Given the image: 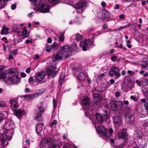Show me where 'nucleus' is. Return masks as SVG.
I'll return each instance as SVG.
<instances>
[{
	"label": "nucleus",
	"mask_w": 148,
	"mask_h": 148,
	"mask_svg": "<svg viewBox=\"0 0 148 148\" xmlns=\"http://www.w3.org/2000/svg\"><path fill=\"white\" fill-rule=\"evenodd\" d=\"M64 73H62L60 75V83L62 84L64 80Z\"/></svg>",
	"instance_id": "72a5a7b5"
},
{
	"label": "nucleus",
	"mask_w": 148,
	"mask_h": 148,
	"mask_svg": "<svg viewBox=\"0 0 148 148\" xmlns=\"http://www.w3.org/2000/svg\"><path fill=\"white\" fill-rule=\"evenodd\" d=\"M91 44V40L89 39L86 38L81 42L79 45L82 47L83 51H86L90 46Z\"/></svg>",
	"instance_id": "0eeeda50"
},
{
	"label": "nucleus",
	"mask_w": 148,
	"mask_h": 148,
	"mask_svg": "<svg viewBox=\"0 0 148 148\" xmlns=\"http://www.w3.org/2000/svg\"><path fill=\"white\" fill-rule=\"evenodd\" d=\"M6 133L7 134H6L7 135H6L5 134H3L1 137V144L4 146H6L8 145V138L9 137V139H11L12 136H10V133L9 132L8 133V132H6Z\"/></svg>",
	"instance_id": "9d476101"
},
{
	"label": "nucleus",
	"mask_w": 148,
	"mask_h": 148,
	"mask_svg": "<svg viewBox=\"0 0 148 148\" xmlns=\"http://www.w3.org/2000/svg\"><path fill=\"white\" fill-rule=\"evenodd\" d=\"M28 82L30 83H31L32 82H34V81L32 77H29L28 79ZM31 84H32L31 83Z\"/></svg>",
	"instance_id": "a18cd8bd"
},
{
	"label": "nucleus",
	"mask_w": 148,
	"mask_h": 148,
	"mask_svg": "<svg viewBox=\"0 0 148 148\" xmlns=\"http://www.w3.org/2000/svg\"><path fill=\"white\" fill-rule=\"evenodd\" d=\"M18 29L17 28L15 29V30L17 32V34L18 35L20 36H22L24 38L28 37L29 35V33L27 31V30L26 27H24L23 29L21 31H18Z\"/></svg>",
	"instance_id": "ddd939ff"
},
{
	"label": "nucleus",
	"mask_w": 148,
	"mask_h": 148,
	"mask_svg": "<svg viewBox=\"0 0 148 148\" xmlns=\"http://www.w3.org/2000/svg\"><path fill=\"white\" fill-rule=\"evenodd\" d=\"M52 45L50 46H47L46 47V49L47 51L49 52L51 51L55 50L56 49Z\"/></svg>",
	"instance_id": "2f4dec72"
},
{
	"label": "nucleus",
	"mask_w": 148,
	"mask_h": 148,
	"mask_svg": "<svg viewBox=\"0 0 148 148\" xmlns=\"http://www.w3.org/2000/svg\"><path fill=\"white\" fill-rule=\"evenodd\" d=\"M90 101L89 98L88 97L84 98L81 101V105L83 108L86 110L87 111L85 112L87 113V114L90 113V111H91V110L88 108L90 105Z\"/></svg>",
	"instance_id": "423d86ee"
},
{
	"label": "nucleus",
	"mask_w": 148,
	"mask_h": 148,
	"mask_svg": "<svg viewBox=\"0 0 148 148\" xmlns=\"http://www.w3.org/2000/svg\"><path fill=\"white\" fill-rule=\"evenodd\" d=\"M115 94L116 97H118L120 95V93L119 92H116Z\"/></svg>",
	"instance_id": "338daca9"
},
{
	"label": "nucleus",
	"mask_w": 148,
	"mask_h": 148,
	"mask_svg": "<svg viewBox=\"0 0 148 148\" xmlns=\"http://www.w3.org/2000/svg\"><path fill=\"white\" fill-rule=\"evenodd\" d=\"M16 5L14 4L11 5V7L12 10H14L16 8Z\"/></svg>",
	"instance_id": "3c124183"
},
{
	"label": "nucleus",
	"mask_w": 148,
	"mask_h": 148,
	"mask_svg": "<svg viewBox=\"0 0 148 148\" xmlns=\"http://www.w3.org/2000/svg\"><path fill=\"white\" fill-rule=\"evenodd\" d=\"M54 68L53 66H50L47 69V73L48 75L51 74L52 77L55 76V75L59 71L58 69L57 71H53Z\"/></svg>",
	"instance_id": "6ab92c4d"
},
{
	"label": "nucleus",
	"mask_w": 148,
	"mask_h": 148,
	"mask_svg": "<svg viewBox=\"0 0 148 148\" xmlns=\"http://www.w3.org/2000/svg\"><path fill=\"white\" fill-rule=\"evenodd\" d=\"M35 119L38 121H42V119L41 114L40 113H37L35 117Z\"/></svg>",
	"instance_id": "7c9ffc66"
},
{
	"label": "nucleus",
	"mask_w": 148,
	"mask_h": 148,
	"mask_svg": "<svg viewBox=\"0 0 148 148\" xmlns=\"http://www.w3.org/2000/svg\"><path fill=\"white\" fill-rule=\"evenodd\" d=\"M118 137L123 139H125L127 136V134L123 132H121L118 134Z\"/></svg>",
	"instance_id": "c85d7f7f"
},
{
	"label": "nucleus",
	"mask_w": 148,
	"mask_h": 148,
	"mask_svg": "<svg viewBox=\"0 0 148 148\" xmlns=\"http://www.w3.org/2000/svg\"><path fill=\"white\" fill-rule=\"evenodd\" d=\"M108 75L111 76H116V78H119L120 76L119 69L115 67H113L111 68L108 73Z\"/></svg>",
	"instance_id": "9b49d317"
},
{
	"label": "nucleus",
	"mask_w": 148,
	"mask_h": 148,
	"mask_svg": "<svg viewBox=\"0 0 148 148\" xmlns=\"http://www.w3.org/2000/svg\"><path fill=\"white\" fill-rule=\"evenodd\" d=\"M87 4L86 1L84 0H81L79 1L74 6V7L76 9L82 8V7L85 6Z\"/></svg>",
	"instance_id": "412c9836"
},
{
	"label": "nucleus",
	"mask_w": 148,
	"mask_h": 148,
	"mask_svg": "<svg viewBox=\"0 0 148 148\" xmlns=\"http://www.w3.org/2000/svg\"><path fill=\"white\" fill-rule=\"evenodd\" d=\"M101 87H100V90H99L100 91H103L106 90L107 88L106 86L104 84H103L101 85Z\"/></svg>",
	"instance_id": "4c0bfd02"
},
{
	"label": "nucleus",
	"mask_w": 148,
	"mask_h": 148,
	"mask_svg": "<svg viewBox=\"0 0 148 148\" xmlns=\"http://www.w3.org/2000/svg\"><path fill=\"white\" fill-rule=\"evenodd\" d=\"M46 73L44 71H42L36 75L35 77L36 80L39 82H43L46 81L47 79L45 78Z\"/></svg>",
	"instance_id": "6e6552de"
},
{
	"label": "nucleus",
	"mask_w": 148,
	"mask_h": 148,
	"mask_svg": "<svg viewBox=\"0 0 148 148\" xmlns=\"http://www.w3.org/2000/svg\"><path fill=\"white\" fill-rule=\"evenodd\" d=\"M6 106L5 102L1 101H0V107H5Z\"/></svg>",
	"instance_id": "58836bf2"
},
{
	"label": "nucleus",
	"mask_w": 148,
	"mask_h": 148,
	"mask_svg": "<svg viewBox=\"0 0 148 148\" xmlns=\"http://www.w3.org/2000/svg\"><path fill=\"white\" fill-rule=\"evenodd\" d=\"M57 121L56 120H54L53 121L52 123L49 125V126L51 128L53 127V125H56L57 124Z\"/></svg>",
	"instance_id": "79ce46f5"
},
{
	"label": "nucleus",
	"mask_w": 148,
	"mask_h": 148,
	"mask_svg": "<svg viewBox=\"0 0 148 148\" xmlns=\"http://www.w3.org/2000/svg\"><path fill=\"white\" fill-rule=\"evenodd\" d=\"M62 0H48L49 2L51 4H55L61 2Z\"/></svg>",
	"instance_id": "f704fd0d"
},
{
	"label": "nucleus",
	"mask_w": 148,
	"mask_h": 148,
	"mask_svg": "<svg viewBox=\"0 0 148 148\" xmlns=\"http://www.w3.org/2000/svg\"><path fill=\"white\" fill-rule=\"evenodd\" d=\"M106 3L104 2H102L101 3V5L103 8H104L106 6Z\"/></svg>",
	"instance_id": "69168bd1"
},
{
	"label": "nucleus",
	"mask_w": 148,
	"mask_h": 148,
	"mask_svg": "<svg viewBox=\"0 0 148 148\" xmlns=\"http://www.w3.org/2000/svg\"><path fill=\"white\" fill-rule=\"evenodd\" d=\"M9 29L5 27H3L1 30V34L2 35L7 34L8 33Z\"/></svg>",
	"instance_id": "c756f323"
},
{
	"label": "nucleus",
	"mask_w": 148,
	"mask_h": 148,
	"mask_svg": "<svg viewBox=\"0 0 148 148\" xmlns=\"http://www.w3.org/2000/svg\"><path fill=\"white\" fill-rule=\"evenodd\" d=\"M122 105V103L120 101H113L110 103L112 108L114 110H118L121 109Z\"/></svg>",
	"instance_id": "1a4fd4ad"
},
{
	"label": "nucleus",
	"mask_w": 148,
	"mask_h": 148,
	"mask_svg": "<svg viewBox=\"0 0 148 148\" xmlns=\"http://www.w3.org/2000/svg\"><path fill=\"white\" fill-rule=\"evenodd\" d=\"M51 140V138L48 137H45L43 138L41 140L40 144L42 145V146L44 147H49V143Z\"/></svg>",
	"instance_id": "aec40b11"
},
{
	"label": "nucleus",
	"mask_w": 148,
	"mask_h": 148,
	"mask_svg": "<svg viewBox=\"0 0 148 148\" xmlns=\"http://www.w3.org/2000/svg\"><path fill=\"white\" fill-rule=\"evenodd\" d=\"M9 79L11 82L14 84H17L20 81V79L16 73L13 74L11 77H9Z\"/></svg>",
	"instance_id": "f3484780"
},
{
	"label": "nucleus",
	"mask_w": 148,
	"mask_h": 148,
	"mask_svg": "<svg viewBox=\"0 0 148 148\" xmlns=\"http://www.w3.org/2000/svg\"><path fill=\"white\" fill-rule=\"evenodd\" d=\"M145 59H144L143 60V62L145 63H146V64H142L141 65V67L143 68H145L146 67L148 66V64L145 61Z\"/></svg>",
	"instance_id": "ea45409f"
},
{
	"label": "nucleus",
	"mask_w": 148,
	"mask_h": 148,
	"mask_svg": "<svg viewBox=\"0 0 148 148\" xmlns=\"http://www.w3.org/2000/svg\"><path fill=\"white\" fill-rule=\"evenodd\" d=\"M25 111L23 110L18 109L16 111L15 114L16 116L18 118H20L21 116L25 114Z\"/></svg>",
	"instance_id": "393cba45"
},
{
	"label": "nucleus",
	"mask_w": 148,
	"mask_h": 148,
	"mask_svg": "<svg viewBox=\"0 0 148 148\" xmlns=\"http://www.w3.org/2000/svg\"><path fill=\"white\" fill-rule=\"evenodd\" d=\"M64 56V55H63L62 52H60V50H59L58 53L53 57V61L55 62L57 60H61L63 58Z\"/></svg>",
	"instance_id": "a211bd4d"
},
{
	"label": "nucleus",
	"mask_w": 148,
	"mask_h": 148,
	"mask_svg": "<svg viewBox=\"0 0 148 148\" xmlns=\"http://www.w3.org/2000/svg\"><path fill=\"white\" fill-rule=\"evenodd\" d=\"M134 82H132L130 81V84H131V86H130V89L131 88H132L134 87Z\"/></svg>",
	"instance_id": "e2e57ef3"
},
{
	"label": "nucleus",
	"mask_w": 148,
	"mask_h": 148,
	"mask_svg": "<svg viewBox=\"0 0 148 148\" xmlns=\"http://www.w3.org/2000/svg\"><path fill=\"white\" fill-rule=\"evenodd\" d=\"M58 43H57V42H54L53 45H52V46H53V47H55V49L56 50V49H57V46H58Z\"/></svg>",
	"instance_id": "8fccbe9b"
},
{
	"label": "nucleus",
	"mask_w": 148,
	"mask_h": 148,
	"mask_svg": "<svg viewBox=\"0 0 148 148\" xmlns=\"http://www.w3.org/2000/svg\"><path fill=\"white\" fill-rule=\"evenodd\" d=\"M64 36L63 34H61L60 35L59 37L60 40L62 42L63 41L64 39Z\"/></svg>",
	"instance_id": "c03bdc74"
},
{
	"label": "nucleus",
	"mask_w": 148,
	"mask_h": 148,
	"mask_svg": "<svg viewBox=\"0 0 148 148\" xmlns=\"http://www.w3.org/2000/svg\"><path fill=\"white\" fill-rule=\"evenodd\" d=\"M39 58V56L37 54H36L35 56L34 57V59L35 60H36L38 59V58Z\"/></svg>",
	"instance_id": "0e129e2a"
},
{
	"label": "nucleus",
	"mask_w": 148,
	"mask_h": 148,
	"mask_svg": "<svg viewBox=\"0 0 148 148\" xmlns=\"http://www.w3.org/2000/svg\"><path fill=\"white\" fill-rule=\"evenodd\" d=\"M110 16V13L107 11L105 10L104 11L102 19L103 20V22H106L108 21V19Z\"/></svg>",
	"instance_id": "5701e85b"
},
{
	"label": "nucleus",
	"mask_w": 148,
	"mask_h": 148,
	"mask_svg": "<svg viewBox=\"0 0 148 148\" xmlns=\"http://www.w3.org/2000/svg\"><path fill=\"white\" fill-rule=\"evenodd\" d=\"M49 5L45 3L41 4L39 7H36L34 8L36 11L39 10L41 12L47 13L49 12Z\"/></svg>",
	"instance_id": "20e7f679"
},
{
	"label": "nucleus",
	"mask_w": 148,
	"mask_h": 148,
	"mask_svg": "<svg viewBox=\"0 0 148 148\" xmlns=\"http://www.w3.org/2000/svg\"><path fill=\"white\" fill-rule=\"evenodd\" d=\"M102 97V95L100 94H94L93 95L94 102L97 105H99L101 103Z\"/></svg>",
	"instance_id": "dca6fc26"
},
{
	"label": "nucleus",
	"mask_w": 148,
	"mask_h": 148,
	"mask_svg": "<svg viewBox=\"0 0 148 148\" xmlns=\"http://www.w3.org/2000/svg\"><path fill=\"white\" fill-rule=\"evenodd\" d=\"M145 90L144 92H145V93H144L145 95H148V87H146L145 89Z\"/></svg>",
	"instance_id": "864d4df0"
},
{
	"label": "nucleus",
	"mask_w": 148,
	"mask_h": 148,
	"mask_svg": "<svg viewBox=\"0 0 148 148\" xmlns=\"http://www.w3.org/2000/svg\"><path fill=\"white\" fill-rule=\"evenodd\" d=\"M14 127V125L13 123V122L10 120H8L6 122L4 125V132L5 134H7L6 132L10 133V136H12L14 133L13 129Z\"/></svg>",
	"instance_id": "f03ea898"
},
{
	"label": "nucleus",
	"mask_w": 148,
	"mask_h": 148,
	"mask_svg": "<svg viewBox=\"0 0 148 148\" xmlns=\"http://www.w3.org/2000/svg\"><path fill=\"white\" fill-rule=\"evenodd\" d=\"M40 91H42V92H39L38 93H36L34 94H31L30 95H26L24 96V97L27 100H29L33 98H36L38 96L41 95L45 91V89H41Z\"/></svg>",
	"instance_id": "4468645a"
},
{
	"label": "nucleus",
	"mask_w": 148,
	"mask_h": 148,
	"mask_svg": "<svg viewBox=\"0 0 148 148\" xmlns=\"http://www.w3.org/2000/svg\"><path fill=\"white\" fill-rule=\"evenodd\" d=\"M147 85H148V80L146 79L144 80V82L143 83V85L145 86Z\"/></svg>",
	"instance_id": "de8ad7c7"
},
{
	"label": "nucleus",
	"mask_w": 148,
	"mask_h": 148,
	"mask_svg": "<svg viewBox=\"0 0 148 148\" xmlns=\"http://www.w3.org/2000/svg\"><path fill=\"white\" fill-rule=\"evenodd\" d=\"M82 38V36L79 34H76L75 39L77 41H79Z\"/></svg>",
	"instance_id": "e433bc0d"
},
{
	"label": "nucleus",
	"mask_w": 148,
	"mask_h": 148,
	"mask_svg": "<svg viewBox=\"0 0 148 148\" xmlns=\"http://www.w3.org/2000/svg\"><path fill=\"white\" fill-rule=\"evenodd\" d=\"M60 50V52H62L66 57L70 56L72 53V51L71 50L70 47L68 45L62 47Z\"/></svg>",
	"instance_id": "39448f33"
},
{
	"label": "nucleus",
	"mask_w": 148,
	"mask_h": 148,
	"mask_svg": "<svg viewBox=\"0 0 148 148\" xmlns=\"http://www.w3.org/2000/svg\"><path fill=\"white\" fill-rule=\"evenodd\" d=\"M131 99L135 101H136L137 100L136 98L135 97H134L133 96H131Z\"/></svg>",
	"instance_id": "6e6d98bb"
},
{
	"label": "nucleus",
	"mask_w": 148,
	"mask_h": 148,
	"mask_svg": "<svg viewBox=\"0 0 148 148\" xmlns=\"http://www.w3.org/2000/svg\"><path fill=\"white\" fill-rule=\"evenodd\" d=\"M10 53L12 54H13V55H16L17 54L16 51L15 50L11 51H10Z\"/></svg>",
	"instance_id": "680f3d73"
},
{
	"label": "nucleus",
	"mask_w": 148,
	"mask_h": 148,
	"mask_svg": "<svg viewBox=\"0 0 148 148\" xmlns=\"http://www.w3.org/2000/svg\"><path fill=\"white\" fill-rule=\"evenodd\" d=\"M4 115L3 114L0 112V121L3 119Z\"/></svg>",
	"instance_id": "5fc2aeb1"
},
{
	"label": "nucleus",
	"mask_w": 148,
	"mask_h": 148,
	"mask_svg": "<svg viewBox=\"0 0 148 148\" xmlns=\"http://www.w3.org/2000/svg\"><path fill=\"white\" fill-rule=\"evenodd\" d=\"M59 142L58 140L53 141L52 146L50 148H59Z\"/></svg>",
	"instance_id": "cd10ccee"
},
{
	"label": "nucleus",
	"mask_w": 148,
	"mask_h": 148,
	"mask_svg": "<svg viewBox=\"0 0 148 148\" xmlns=\"http://www.w3.org/2000/svg\"><path fill=\"white\" fill-rule=\"evenodd\" d=\"M42 145L40 144V145L37 147V148H49V147H44L42 146Z\"/></svg>",
	"instance_id": "13d9d810"
},
{
	"label": "nucleus",
	"mask_w": 148,
	"mask_h": 148,
	"mask_svg": "<svg viewBox=\"0 0 148 148\" xmlns=\"http://www.w3.org/2000/svg\"><path fill=\"white\" fill-rule=\"evenodd\" d=\"M10 103L11 104V107L13 110H15L18 106L17 99L14 98L10 100Z\"/></svg>",
	"instance_id": "2eb2a0df"
},
{
	"label": "nucleus",
	"mask_w": 148,
	"mask_h": 148,
	"mask_svg": "<svg viewBox=\"0 0 148 148\" xmlns=\"http://www.w3.org/2000/svg\"><path fill=\"white\" fill-rule=\"evenodd\" d=\"M39 111L42 113H43L45 110V108L44 107L41 106L38 108Z\"/></svg>",
	"instance_id": "c9c22d12"
},
{
	"label": "nucleus",
	"mask_w": 148,
	"mask_h": 148,
	"mask_svg": "<svg viewBox=\"0 0 148 148\" xmlns=\"http://www.w3.org/2000/svg\"><path fill=\"white\" fill-rule=\"evenodd\" d=\"M78 79L81 81H84L86 78V76L83 73H80L77 76Z\"/></svg>",
	"instance_id": "a878e982"
},
{
	"label": "nucleus",
	"mask_w": 148,
	"mask_h": 148,
	"mask_svg": "<svg viewBox=\"0 0 148 148\" xmlns=\"http://www.w3.org/2000/svg\"><path fill=\"white\" fill-rule=\"evenodd\" d=\"M6 77V74L3 73L0 74V78L1 79H5Z\"/></svg>",
	"instance_id": "37998d69"
},
{
	"label": "nucleus",
	"mask_w": 148,
	"mask_h": 148,
	"mask_svg": "<svg viewBox=\"0 0 148 148\" xmlns=\"http://www.w3.org/2000/svg\"><path fill=\"white\" fill-rule=\"evenodd\" d=\"M113 121L115 126H118L121 123V118L119 116L115 117L113 119Z\"/></svg>",
	"instance_id": "b1692460"
},
{
	"label": "nucleus",
	"mask_w": 148,
	"mask_h": 148,
	"mask_svg": "<svg viewBox=\"0 0 148 148\" xmlns=\"http://www.w3.org/2000/svg\"><path fill=\"white\" fill-rule=\"evenodd\" d=\"M123 45L122 44H121L120 45H118V43L117 42H116L115 44V47L119 48H123Z\"/></svg>",
	"instance_id": "a19ab883"
},
{
	"label": "nucleus",
	"mask_w": 148,
	"mask_h": 148,
	"mask_svg": "<svg viewBox=\"0 0 148 148\" xmlns=\"http://www.w3.org/2000/svg\"><path fill=\"white\" fill-rule=\"evenodd\" d=\"M95 126L98 134L105 136L110 137L113 132V130L112 128H110L109 130H108L102 126H98L97 127L96 125H95Z\"/></svg>",
	"instance_id": "f257e3e1"
},
{
	"label": "nucleus",
	"mask_w": 148,
	"mask_h": 148,
	"mask_svg": "<svg viewBox=\"0 0 148 148\" xmlns=\"http://www.w3.org/2000/svg\"><path fill=\"white\" fill-rule=\"evenodd\" d=\"M30 1L35 5H39L41 2L40 0H30Z\"/></svg>",
	"instance_id": "473e14b6"
},
{
	"label": "nucleus",
	"mask_w": 148,
	"mask_h": 148,
	"mask_svg": "<svg viewBox=\"0 0 148 148\" xmlns=\"http://www.w3.org/2000/svg\"><path fill=\"white\" fill-rule=\"evenodd\" d=\"M129 79L128 77H125V79L123 81V88L124 89L127 90H128V88H129Z\"/></svg>",
	"instance_id": "4be33fe9"
},
{
	"label": "nucleus",
	"mask_w": 148,
	"mask_h": 148,
	"mask_svg": "<svg viewBox=\"0 0 148 148\" xmlns=\"http://www.w3.org/2000/svg\"><path fill=\"white\" fill-rule=\"evenodd\" d=\"M53 104L54 108H56L57 105V102L55 101L54 99L53 100Z\"/></svg>",
	"instance_id": "603ef678"
},
{
	"label": "nucleus",
	"mask_w": 148,
	"mask_h": 148,
	"mask_svg": "<svg viewBox=\"0 0 148 148\" xmlns=\"http://www.w3.org/2000/svg\"><path fill=\"white\" fill-rule=\"evenodd\" d=\"M117 58V56H113L111 58V60L113 62L115 61L116 59Z\"/></svg>",
	"instance_id": "49530a36"
},
{
	"label": "nucleus",
	"mask_w": 148,
	"mask_h": 148,
	"mask_svg": "<svg viewBox=\"0 0 148 148\" xmlns=\"http://www.w3.org/2000/svg\"><path fill=\"white\" fill-rule=\"evenodd\" d=\"M44 124L42 123L38 124L36 126V131L37 133H40L42 130Z\"/></svg>",
	"instance_id": "bb28decb"
},
{
	"label": "nucleus",
	"mask_w": 148,
	"mask_h": 148,
	"mask_svg": "<svg viewBox=\"0 0 148 148\" xmlns=\"http://www.w3.org/2000/svg\"><path fill=\"white\" fill-rule=\"evenodd\" d=\"M18 38L19 39H17V42H20L22 41V39L21 38H20V36H18Z\"/></svg>",
	"instance_id": "052dcab7"
},
{
	"label": "nucleus",
	"mask_w": 148,
	"mask_h": 148,
	"mask_svg": "<svg viewBox=\"0 0 148 148\" xmlns=\"http://www.w3.org/2000/svg\"><path fill=\"white\" fill-rule=\"evenodd\" d=\"M4 66L2 65H0V72L2 71L4 69Z\"/></svg>",
	"instance_id": "bf43d9fd"
},
{
	"label": "nucleus",
	"mask_w": 148,
	"mask_h": 148,
	"mask_svg": "<svg viewBox=\"0 0 148 148\" xmlns=\"http://www.w3.org/2000/svg\"><path fill=\"white\" fill-rule=\"evenodd\" d=\"M143 130L141 127L136 128L134 132V137L135 139H138L142 138L144 136H148V134L147 132L146 133L144 132V133H143L142 131Z\"/></svg>",
	"instance_id": "7ed1b4c3"
},
{
	"label": "nucleus",
	"mask_w": 148,
	"mask_h": 148,
	"mask_svg": "<svg viewBox=\"0 0 148 148\" xmlns=\"http://www.w3.org/2000/svg\"><path fill=\"white\" fill-rule=\"evenodd\" d=\"M145 106L147 111L148 113V103H147L145 105Z\"/></svg>",
	"instance_id": "4d7b16f0"
},
{
	"label": "nucleus",
	"mask_w": 148,
	"mask_h": 148,
	"mask_svg": "<svg viewBox=\"0 0 148 148\" xmlns=\"http://www.w3.org/2000/svg\"><path fill=\"white\" fill-rule=\"evenodd\" d=\"M125 118L126 119H130V114L129 112L125 113Z\"/></svg>",
	"instance_id": "09e8293b"
},
{
	"label": "nucleus",
	"mask_w": 148,
	"mask_h": 148,
	"mask_svg": "<svg viewBox=\"0 0 148 148\" xmlns=\"http://www.w3.org/2000/svg\"><path fill=\"white\" fill-rule=\"evenodd\" d=\"M21 75L23 77H25L26 75L25 73L23 72L21 73Z\"/></svg>",
	"instance_id": "774afa93"
},
{
	"label": "nucleus",
	"mask_w": 148,
	"mask_h": 148,
	"mask_svg": "<svg viewBox=\"0 0 148 148\" xmlns=\"http://www.w3.org/2000/svg\"><path fill=\"white\" fill-rule=\"evenodd\" d=\"M95 117L97 122L102 123L106 120L108 118L107 114H99L96 113L95 114Z\"/></svg>",
	"instance_id": "f8f14e48"
}]
</instances>
